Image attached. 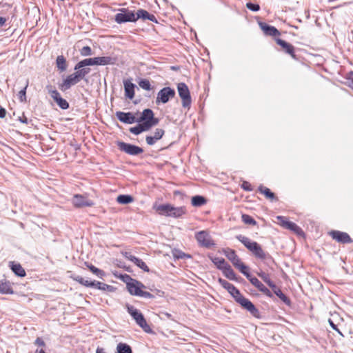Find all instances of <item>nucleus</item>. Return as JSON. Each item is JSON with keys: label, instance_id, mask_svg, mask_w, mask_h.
Segmentation results:
<instances>
[{"label": "nucleus", "instance_id": "38", "mask_svg": "<svg viewBox=\"0 0 353 353\" xmlns=\"http://www.w3.org/2000/svg\"><path fill=\"white\" fill-rule=\"evenodd\" d=\"M236 268L239 269V270L244 274L246 278L250 281L253 276L250 274L248 267L246 266L244 263L241 262Z\"/></svg>", "mask_w": 353, "mask_h": 353}, {"label": "nucleus", "instance_id": "45", "mask_svg": "<svg viewBox=\"0 0 353 353\" xmlns=\"http://www.w3.org/2000/svg\"><path fill=\"white\" fill-rule=\"evenodd\" d=\"M139 85L145 90H150L152 89L151 84L148 79H141L139 82Z\"/></svg>", "mask_w": 353, "mask_h": 353}, {"label": "nucleus", "instance_id": "47", "mask_svg": "<svg viewBox=\"0 0 353 353\" xmlns=\"http://www.w3.org/2000/svg\"><path fill=\"white\" fill-rule=\"evenodd\" d=\"M28 82L27 81L26 85L24 86V88L19 91V99L20 100L21 102H25L26 101V89L28 88Z\"/></svg>", "mask_w": 353, "mask_h": 353}, {"label": "nucleus", "instance_id": "19", "mask_svg": "<svg viewBox=\"0 0 353 353\" xmlns=\"http://www.w3.org/2000/svg\"><path fill=\"white\" fill-rule=\"evenodd\" d=\"M277 219L280 221L281 225L285 228L289 229L296 233L301 232V229L296 223L288 221L285 217L278 216Z\"/></svg>", "mask_w": 353, "mask_h": 353}, {"label": "nucleus", "instance_id": "10", "mask_svg": "<svg viewBox=\"0 0 353 353\" xmlns=\"http://www.w3.org/2000/svg\"><path fill=\"white\" fill-rule=\"evenodd\" d=\"M117 145L120 150L130 155L137 156L143 152V150L141 148L130 143L119 141Z\"/></svg>", "mask_w": 353, "mask_h": 353}, {"label": "nucleus", "instance_id": "35", "mask_svg": "<svg viewBox=\"0 0 353 353\" xmlns=\"http://www.w3.org/2000/svg\"><path fill=\"white\" fill-rule=\"evenodd\" d=\"M186 210L184 207H172V210L171 211V215L170 216L174 217V218H179L181 217L182 215L185 214Z\"/></svg>", "mask_w": 353, "mask_h": 353}, {"label": "nucleus", "instance_id": "26", "mask_svg": "<svg viewBox=\"0 0 353 353\" xmlns=\"http://www.w3.org/2000/svg\"><path fill=\"white\" fill-rule=\"evenodd\" d=\"M71 278L78 282L79 283L81 284L82 285H84L85 287H94L95 286V281H90L87 279H85L84 278H83L82 276H79V275H72L71 276Z\"/></svg>", "mask_w": 353, "mask_h": 353}, {"label": "nucleus", "instance_id": "12", "mask_svg": "<svg viewBox=\"0 0 353 353\" xmlns=\"http://www.w3.org/2000/svg\"><path fill=\"white\" fill-rule=\"evenodd\" d=\"M72 203L76 208L91 207L94 205V202L92 200L82 194H74L72 197Z\"/></svg>", "mask_w": 353, "mask_h": 353}, {"label": "nucleus", "instance_id": "20", "mask_svg": "<svg viewBox=\"0 0 353 353\" xmlns=\"http://www.w3.org/2000/svg\"><path fill=\"white\" fill-rule=\"evenodd\" d=\"M250 281L260 292H263L264 294L270 298L273 297L272 293L256 277H252L250 279Z\"/></svg>", "mask_w": 353, "mask_h": 353}, {"label": "nucleus", "instance_id": "16", "mask_svg": "<svg viewBox=\"0 0 353 353\" xmlns=\"http://www.w3.org/2000/svg\"><path fill=\"white\" fill-rule=\"evenodd\" d=\"M49 92L51 97L61 109L66 110L69 108V103L65 99L61 97L59 92L57 90H49Z\"/></svg>", "mask_w": 353, "mask_h": 353}, {"label": "nucleus", "instance_id": "43", "mask_svg": "<svg viewBox=\"0 0 353 353\" xmlns=\"http://www.w3.org/2000/svg\"><path fill=\"white\" fill-rule=\"evenodd\" d=\"M85 264L87 267L89 268V270L98 277L102 278L105 275V273L103 270L96 268L92 264H88L87 263H85Z\"/></svg>", "mask_w": 353, "mask_h": 353}, {"label": "nucleus", "instance_id": "61", "mask_svg": "<svg viewBox=\"0 0 353 353\" xmlns=\"http://www.w3.org/2000/svg\"><path fill=\"white\" fill-rule=\"evenodd\" d=\"M20 121L22 122V123H27V119L26 118H24V119H21Z\"/></svg>", "mask_w": 353, "mask_h": 353}, {"label": "nucleus", "instance_id": "22", "mask_svg": "<svg viewBox=\"0 0 353 353\" xmlns=\"http://www.w3.org/2000/svg\"><path fill=\"white\" fill-rule=\"evenodd\" d=\"M276 42L283 48V50H285L286 53L290 54L292 58L295 59L296 55L294 54V48L292 44L281 39H276Z\"/></svg>", "mask_w": 353, "mask_h": 353}, {"label": "nucleus", "instance_id": "3", "mask_svg": "<svg viewBox=\"0 0 353 353\" xmlns=\"http://www.w3.org/2000/svg\"><path fill=\"white\" fill-rule=\"evenodd\" d=\"M128 313L145 332L150 333L152 332L151 328L148 325L143 315L137 308L132 305H127L126 306Z\"/></svg>", "mask_w": 353, "mask_h": 353}, {"label": "nucleus", "instance_id": "24", "mask_svg": "<svg viewBox=\"0 0 353 353\" xmlns=\"http://www.w3.org/2000/svg\"><path fill=\"white\" fill-rule=\"evenodd\" d=\"M123 84L125 97L130 99H132L134 97L135 85L128 80L124 81Z\"/></svg>", "mask_w": 353, "mask_h": 353}, {"label": "nucleus", "instance_id": "44", "mask_svg": "<svg viewBox=\"0 0 353 353\" xmlns=\"http://www.w3.org/2000/svg\"><path fill=\"white\" fill-rule=\"evenodd\" d=\"M149 14H150V13L145 10H142V9L138 10L137 13L135 14L136 21L139 19H142L143 20L148 19Z\"/></svg>", "mask_w": 353, "mask_h": 353}, {"label": "nucleus", "instance_id": "37", "mask_svg": "<svg viewBox=\"0 0 353 353\" xmlns=\"http://www.w3.org/2000/svg\"><path fill=\"white\" fill-rule=\"evenodd\" d=\"M94 288L103 290V291H108V292H112L114 290V288L112 285H108L104 283H101L99 281H95V286Z\"/></svg>", "mask_w": 353, "mask_h": 353}, {"label": "nucleus", "instance_id": "7", "mask_svg": "<svg viewBox=\"0 0 353 353\" xmlns=\"http://www.w3.org/2000/svg\"><path fill=\"white\" fill-rule=\"evenodd\" d=\"M235 301L239 304H240L244 309L250 312V314L253 315L254 317L259 318L260 316L259 310L249 299L244 297L241 294H240L237 297H236Z\"/></svg>", "mask_w": 353, "mask_h": 353}, {"label": "nucleus", "instance_id": "18", "mask_svg": "<svg viewBox=\"0 0 353 353\" xmlns=\"http://www.w3.org/2000/svg\"><path fill=\"white\" fill-rule=\"evenodd\" d=\"M165 134V131L161 128H157L153 133V135H148L145 137L146 143L149 145H154L157 141L161 139Z\"/></svg>", "mask_w": 353, "mask_h": 353}, {"label": "nucleus", "instance_id": "50", "mask_svg": "<svg viewBox=\"0 0 353 353\" xmlns=\"http://www.w3.org/2000/svg\"><path fill=\"white\" fill-rule=\"evenodd\" d=\"M246 7L247 8H248L249 10H252V11H254V12H257L260 10V6L259 4H254V3H252L251 2H248L246 3Z\"/></svg>", "mask_w": 353, "mask_h": 353}, {"label": "nucleus", "instance_id": "49", "mask_svg": "<svg viewBox=\"0 0 353 353\" xmlns=\"http://www.w3.org/2000/svg\"><path fill=\"white\" fill-rule=\"evenodd\" d=\"M80 54L82 56L88 57L93 54L92 50L89 46H84L80 50Z\"/></svg>", "mask_w": 353, "mask_h": 353}, {"label": "nucleus", "instance_id": "15", "mask_svg": "<svg viewBox=\"0 0 353 353\" xmlns=\"http://www.w3.org/2000/svg\"><path fill=\"white\" fill-rule=\"evenodd\" d=\"M330 234L333 239L341 243H350L353 241L350 235L344 232L333 230Z\"/></svg>", "mask_w": 353, "mask_h": 353}, {"label": "nucleus", "instance_id": "2", "mask_svg": "<svg viewBox=\"0 0 353 353\" xmlns=\"http://www.w3.org/2000/svg\"><path fill=\"white\" fill-rule=\"evenodd\" d=\"M116 61L117 59L112 57L88 58L78 62L76 64V68H81L89 65H113L116 63Z\"/></svg>", "mask_w": 353, "mask_h": 353}, {"label": "nucleus", "instance_id": "57", "mask_svg": "<svg viewBox=\"0 0 353 353\" xmlns=\"http://www.w3.org/2000/svg\"><path fill=\"white\" fill-rule=\"evenodd\" d=\"M148 19L151 21H157L155 16L150 14H149Z\"/></svg>", "mask_w": 353, "mask_h": 353}, {"label": "nucleus", "instance_id": "54", "mask_svg": "<svg viewBox=\"0 0 353 353\" xmlns=\"http://www.w3.org/2000/svg\"><path fill=\"white\" fill-rule=\"evenodd\" d=\"M34 343L36 345H39V346H41V347H44L46 345L45 342L43 341V340L41 339L39 337L37 338V339L34 341Z\"/></svg>", "mask_w": 353, "mask_h": 353}, {"label": "nucleus", "instance_id": "40", "mask_svg": "<svg viewBox=\"0 0 353 353\" xmlns=\"http://www.w3.org/2000/svg\"><path fill=\"white\" fill-rule=\"evenodd\" d=\"M222 271L225 277H227L230 280L236 279L235 273L229 264Z\"/></svg>", "mask_w": 353, "mask_h": 353}, {"label": "nucleus", "instance_id": "42", "mask_svg": "<svg viewBox=\"0 0 353 353\" xmlns=\"http://www.w3.org/2000/svg\"><path fill=\"white\" fill-rule=\"evenodd\" d=\"M257 275L270 287H274V283L270 279L269 274L261 271L257 273Z\"/></svg>", "mask_w": 353, "mask_h": 353}, {"label": "nucleus", "instance_id": "55", "mask_svg": "<svg viewBox=\"0 0 353 353\" xmlns=\"http://www.w3.org/2000/svg\"><path fill=\"white\" fill-rule=\"evenodd\" d=\"M329 323H330V326L332 327L333 330L337 331L339 333H340L341 334V333L340 332V331L337 328V326L334 323V322L331 319H329Z\"/></svg>", "mask_w": 353, "mask_h": 353}, {"label": "nucleus", "instance_id": "31", "mask_svg": "<svg viewBox=\"0 0 353 353\" xmlns=\"http://www.w3.org/2000/svg\"><path fill=\"white\" fill-rule=\"evenodd\" d=\"M274 293L279 297V299L284 302L286 305H290V300L289 299L285 294H284L282 291L276 287V285L274 284V287H270Z\"/></svg>", "mask_w": 353, "mask_h": 353}, {"label": "nucleus", "instance_id": "46", "mask_svg": "<svg viewBox=\"0 0 353 353\" xmlns=\"http://www.w3.org/2000/svg\"><path fill=\"white\" fill-rule=\"evenodd\" d=\"M134 260H135L134 264L137 265L139 268H140L141 269H142L143 271H145L146 272H148L150 271V269L148 268V267L147 266L145 263L144 261H143L141 259L138 258V259H134Z\"/></svg>", "mask_w": 353, "mask_h": 353}, {"label": "nucleus", "instance_id": "53", "mask_svg": "<svg viewBox=\"0 0 353 353\" xmlns=\"http://www.w3.org/2000/svg\"><path fill=\"white\" fill-rule=\"evenodd\" d=\"M123 281L126 283V285H128V282H131L133 281H136L135 279H133L130 277V276L128 274H125L122 276Z\"/></svg>", "mask_w": 353, "mask_h": 353}, {"label": "nucleus", "instance_id": "29", "mask_svg": "<svg viewBox=\"0 0 353 353\" xmlns=\"http://www.w3.org/2000/svg\"><path fill=\"white\" fill-rule=\"evenodd\" d=\"M0 293L6 294H12L14 293L9 281H0Z\"/></svg>", "mask_w": 353, "mask_h": 353}, {"label": "nucleus", "instance_id": "17", "mask_svg": "<svg viewBox=\"0 0 353 353\" xmlns=\"http://www.w3.org/2000/svg\"><path fill=\"white\" fill-rule=\"evenodd\" d=\"M219 283L223 288L228 291V292L234 298V299L241 294L240 291L233 284L229 283L228 281L223 279H219Z\"/></svg>", "mask_w": 353, "mask_h": 353}, {"label": "nucleus", "instance_id": "36", "mask_svg": "<svg viewBox=\"0 0 353 353\" xmlns=\"http://www.w3.org/2000/svg\"><path fill=\"white\" fill-rule=\"evenodd\" d=\"M212 262L217 267V268L221 270H223L228 265L225 259L221 257H214L212 259Z\"/></svg>", "mask_w": 353, "mask_h": 353}, {"label": "nucleus", "instance_id": "51", "mask_svg": "<svg viewBox=\"0 0 353 353\" xmlns=\"http://www.w3.org/2000/svg\"><path fill=\"white\" fill-rule=\"evenodd\" d=\"M123 256H124L125 259H128V260L131 261H132V262H133L134 263H135V260H134V259H137L136 256H134L132 255L130 252H125L123 253Z\"/></svg>", "mask_w": 353, "mask_h": 353}, {"label": "nucleus", "instance_id": "25", "mask_svg": "<svg viewBox=\"0 0 353 353\" xmlns=\"http://www.w3.org/2000/svg\"><path fill=\"white\" fill-rule=\"evenodd\" d=\"M172 205L170 204L159 205L156 207V211L160 214L167 216H170L171 211L172 210Z\"/></svg>", "mask_w": 353, "mask_h": 353}, {"label": "nucleus", "instance_id": "13", "mask_svg": "<svg viewBox=\"0 0 353 353\" xmlns=\"http://www.w3.org/2000/svg\"><path fill=\"white\" fill-rule=\"evenodd\" d=\"M79 81L80 80L77 75L74 72L68 75L66 79L63 81L62 83L59 85V88L63 91H65L70 89L72 85L78 83Z\"/></svg>", "mask_w": 353, "mask_h": 353}, {"label": "nucleus", "instance_id": "32", "mask_svg": "<svg viewBox=\"0 0 353 353\" xmlns=\"http://www.w3.org/2000/svg\"><path fill=\"white\" fill-rule=\"evenodd\" d=\"M207 203L206 199L200 195H196L192 197V205L195 207H200Z\"/></svg>", "mask_w": 353, "mask_h": 353}, {"label": "nucleus", "instance_id": "23", "mask_svg": "<svg viewBox=\"0 0 353 353\" xmlns=\"http://www.w3.org/2000/svg\"><path fill=\"white\" fill-rule=\"evenodd\" d=\"M224 253L235 268L241 262L239 257L236 254L234 250L227 249L224 251Z\"/></svg>", "mask_w": 353, "mask_h": 353}, {"label": "nucleus", "instance_id": "56", "mask_svg": "<svg viewBox=\"0 0 353 353\" xmlns=\"http://www.w3.org/2000/svg\"><path fill=\"white\" fill-rule=\"evenodd\" d=\"M6 110L3 108H0V118H4L6 117Z\"/></svg>", "mask_w": 353, "mask_h": 353}, {"label": "nucleus", "instance_id": "9", "mask_svg": "<svg viewBox=\"0 0 353 353\" xmlns=\"http://www.w3.org/2000/svg\"><path fill=\"white\" fill-rule=\"evenodd\" d=\"M175 96V91L170 87H165L157 93L156 99L157 104L160 103H166L169 100Z\"/></svg>", "mask_w": 353, "mask_h": 353}, {"label": "nucleus", "instance_id": "11", "mask_svg": "<svg viewBox=\"0 0 353 353\" xmlns=\"http://www.w3.org/2000/svg\"><path fill=\"white\" fill-rule=\"evenodd\" d=\"M122 12L117 13L115 15V21L117 23H123L125 22H135V13L134 11L128 10L125 9L121 10Z\"/></svg>", "mask_w": 353, "mask_h": 353}, {"label": "nucleus", "instance_id": "52", "mask_svg": "<svg viewBox=\"0 0 353 353\" xmlns=\"http://www.w3.org/2000/svg\"><path fill=\"white\" fill-rule=\"evenodd\" d=\"M241 187H242V188L243 190H245L246 191H251L252 190L251 185L248 181H243L242 185H241Z\"/></svg>", "mask_w": 353, "mask_h": 353}, {"label": "nucleus", "instance_id": "14", "mask_svg": "<svg viewBox=\"0 0 353 353\" xmlns=\"http://www.w3.org/2000/svg\"><path fill=\"white\" fill-rule=\"evenodd\" d=\"M116 116L121 122L124 123L132 124L136 122L137 123V117L130 112H124L118 111L116 112Z\"/></svg>", "mask_w": 353, "mask_h": 353}, {"label": "nucleus", "instance_id": "33", "mask_svg": "<svg viewBox=\"0 0 353 353\" xmlns=\"http://www.w3.org/2000/svg\"><path fill=\"white\" fill-rule=\"evenodd\" d=\"M117 353H132V350L129 345L119 343L117 346Z\"/></svg>", "mask_w": 353, "mask_h": 353}, {"label": "nucleus", "instance_id": "27", "mask_svg": "<svg viewBox=\"0 0 353 353\" xmlns=\"http://www.w3.org/2000/svg\"><path fill=\"white\" fill-rule=\"evenodd\" d=\"M10 266L12 272L16 275L20 277H23L26 276V272L19 263H14V262H10Z\"/></svg>", "mask_w": 353, "mask_h": 353}, {"label": "nucleus", "instance_id": "34", "mask_svg": "<svg viewBox=\"0 0 353 353\" xmlns=\"http://www.w3.org/2000/svg\"><path fill=\"white\" fill-rule=\"evenodd\" d=\"M74 70L76 71L75 73L77 75L78 78L81 81V79H84V77L88 74L90 72V68H76V65L74 66Z\"/></svg>", "mask_w": 353, "mask_h": 353}, {"label": "nucleus", "instance_id": "28", "mask_svg": "<svg viewBox=\"0 0 353 353\" xmlns=\"http://www.w3.org/2000/svg\"><path fill=\"white\" fill-rule=\"evenodd\" d=\"M150 129L148 128V125L145 123H141L134 127H132L129 129V131L136 135L141 134L143 132L148 131Z\"/></svg>", "mask_w": 353, "mask_h": 353}, {"label": "nucleus", "instance_id": "6", "mask_svg": "<svg viewBox=\"0 0 353 353\" xmlns=\"http://www.w3.org/2000/svg\"><path fill=\"white\" fill-rule=\"evenodd\" d=\"M179 95L182 100V106L185 108H190L192 100L188 87L185 83H179L177 85Z\"/></svg>", "mask_w": 353, "mask_h": 353}, {"label": "nucleus", "instance_id": "21", "mask_svg": "<svg viewBox=\"0 0 353 353\" xmlns=\"http://www.w3.org/2000/svg\"><path fill=\"white\" fill-rule=\"evenodd\" d=\"M259 25L265 35L279 36V31L274 26H270L264 22H259Z\"/></svg>", "mask_w": 353, "mask_h": 353}, {"label": "nucleus", "instance_id": "4", "mask_svg": "<svg viewBox=\"0 0 353 353\" xmlns=\"http://www.w3.org/2000/svg\"><path fill=\"white\" fill-rule=\"evenodd\" d=\"M145 288V285L142 283L137 280L131 282H128V292L132 295H135L147 299L152 298L153 295L151 293L142 290V288Z\"/></svg>", "mask_w": 353, "mask_h": 353}, {"label": "nucleus", "instance_id": "58", "mask_svg": "<svg viewBox=\"0 0 353 353\" xmlns=\"http://www.w3.org/2000/svg\"><path fill=\"white\" fill-rule=\"evenodd\" d=\"M6 21V18L0 17V26H2Z\"/></svg>", "mask_w": 353, "mask_h": 353}, {"label": "nucleus", "instance_id": "39", "mask_svg": "<svg viewBox=\"0 0 353 353\" xmlns=\"http://www.w3.org/2000/svg\"><path fill=\"white\" fill-rule=\"evenodd\" d=\"M259 191L261 193V194H263L266 198L269 199H275V195L274 194L271 192V190L266 188V187H264L263 185H260L259 187Z\"/></svg>", "mask_w": 353, "mask_h": 353}, {"label": "nucleus", "instance_id": "59", "mask_svg": "<svg viewBox=\"0 0 353 353\" xmlns=\"http://www.w3.org/2000/svg\"><path fill=\"white\" fill-rule=\"evenodd\" d=\"M96 353H105V352L103 348L97 347Z\"/></svg>", "mask_w": 353, "mask_h": 353}, {"label": "nucleus", "instance_id": "5", "mask_svg": "<svg viewBox=\"0 0 353 353\" xmlns=\"http://www.w3.org/2000/svg\"><path fill=\"white\" fill-rule=\"evenodd\" d=\"M137 123H145L148 125V128L150 129L158 124L159 119L154 117L153 111L148 108L142 112L139 117H137Z\"/></svg>", "mask_w": 353, "mask_h": 353}, {"label": "nucleus", "instance_id": "60", "mask_svg": "<svg viewBox=\"0 0 353 353\" xmlns=\"http://www.w3.org/2000/svg\"><path fill=\"white\" fill-rule=\"evenodd\" d=\"M35 353H46V352L43 350L41 349V350H37L35 351Z\"/></svg>", "mask_w": 353, "mask_h": 353}, {"label": "nucleus", "instance_id": "8", "mask_svg": "<svg viewBox=\"0 0 353 353\" xmlns=\"http://www.w3.org/2000/svg\"><path fill=\"white\" fill-rule=\"evenodd\" d=\"M195 238L201 247L210 248L215 245L209 232L206 230L199 231L196 233Z\"/></svg>", "mask_w": 353, "mask_h": 353}, {"label": "nucleus", "instance_id": "1", "mask_svg": "<svg viewBox=\"0 0 353 353\" xmlns=\"http://www.w3.org/2000/svg\"><path fill=\"white\" fill-rule=\"evenodd\" d=\"M236 238L241 242L256 258L261 260L272 259V256L269 253L265 252L257 242L252 241L249 238L241 234L237 235Z\"/></svg>", "mask_w": 353, "mask_h": 353}, {"label": "nucleus", "instance_id": "48", "mask_svg": "<svg viewBox=\"0 0 353 353\" xmlns=\"http://www.w3.org/2000/svg\"><path fill=\"white\" fill-rule=\"evenodd\" d=\"M242 220L245 223L249 224V225H254L256 223V221L252 216H250V215H248V214H243Z\"/></svg>", "mask_w": 353, "mask_h": 353}, {"label": "nucleus", "instance_id": "30", "mask_svg": "<svg viewBox=\"0 0 353 353\" xmlns=\"http://www.w3.org/2000/svg\"><path fill=\"white\" fill-rule=\"evenodd\" d=\"M56 65L60 72L66 70L68 64L65 58L63 55H59L57 57Z\"/></svg>", "mask_w": 353, "mask_h": 353}, {"label": "nucleus", "instance_id": "41", "mask_svg": "<svg viewBox=\"0 0 353 353\" xmlns=\"http://www.w3.org/2000/svg\"><path fill=\"white\" fill-rule=\"evenodd\" d=\"M117 201L121 204H128L133 201V198L130 195L121 194L117 196Z\"/></svg>", "mask_w": 353, "mask_h": 353}]
</instances>
